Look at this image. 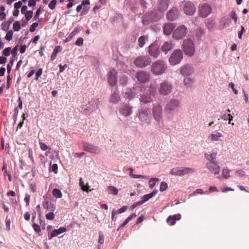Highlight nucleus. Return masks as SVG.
I'll list each match as a JSON object with an SVG mask.
<instances>
[{
	"mask_svg": "<svg viewBox=\"0 0 249 249\" xmlns=\"http://www.w3.org/2000/svg\"><path fill=\"white\" fill-rule=\"evenodd\" d=\"M146 38L147 37L144 36H141L139 38L138 45L140 47L142 48L144 46Z\"/></svg>",
	"mask_w": 249,
	"mask_h": 249,
	"instance_id": "40",
	"label": "nucleus"
},
{
	"mask_svg": "<svg viewBox=\"0 0 249 249\" xmlns=\"http://www.w3.org/2000/svg\"><path fill=\"white\" fill-rule=\"evenodd\" d=\"M230 16L234 20L235 23H237V16L235 13V12L233 11L231 12L230 14Z\"/></svg>",
	"mask_w": 249,
	"mask_h": 249,
	"instance_id": "51",
	"label": "nucleus"
},
{
	"mask_svg": "<svg viewBox=\"0 0 249 249\" xmlns=\"http://www.w3.org/2000/svg\"><path fill=\"white\" fill-rule=\"evenodd\" d=\"M188 155V153L186 150H183L178 152L177 157L179 158H185Z\"/></svg>",
	"mask_w": 249,
	"mask_h": 249,
	"instance_id": "42",
	"label": "nucleus"
},
{
	"mask_svg": "<svg viewBox=\"0 0 249 249\" xmlns=\"http://www.w3.org/2000/svg\"><path fill=\"white\" fill-rule=\"evenodd\" d=\"M175 26L174 23H165L163 27V33L165 35H169L173 32Z\"/></svg>",
	"mask_w": 249,
	"mask_h": 249,
	"instance_id": "28",
	"label": "nucleus"
},
{
	"mask_svg": "<svg viewBox=\"0 0 249 249\" xmlns=\"http://www.w3.org/2000/svg\"><path fill=\"white\" fill-rule=\"evenodd\" d=\"M173 89L172 83L167 81H162L159 86L158 93L161 96H165L170 94Z\"/></svg>",
	"mask_w": 249,
	"mask_h": 249,
	"instance_id": "4",
	"label": "nucleus"
},
{
	"mask_svg": "<svg viewBox=\"0 0 249 249\" xmlns=\"http://www.w3.org/2000/svg\"><path fill=\"white\" fill-rule=\"evenodd\" d=\"M58 166L56 164H53L52 166V171L54 173H57Z\"/></svg>",
	"mask_w": 249,
	"mask_h": 249,
	"instance_id": "63",
	"label": "nucleus"
},
{
	"mask_svg": "<svg viewBox=\"0 0 249 249\" xmlns=\"http://www.w3.org/2000/svg\"><path fill=\"white\" fill-rule=\"evenodd\" d=\"M230 21V20L227 17H224L221 18L219 24L221 29H223L224 28L228 27L229 25Z\"/></svg>",
	"mask_w": 249,
	"mask_h": 249,
	"instance_id": "31",
	"label": "nucleus"
},
{
	"mask_svg": "<svg viewBox=\"0 0 249 249\" xmlns=\"http://www.w3.org/2000/svg\"><path fill=\"white\" fill-rule=\"evenodd\" d=\"M193 81L190 78H185L183 80V84L187 88H191L193 86Z\"/></svg>",
	"mask_w": 249,
	"mask_h": 249,
	"instance_id": "37",
	"label": "nucleus"
},
{
	"mask_svg": "<svg viewBox=\"0 0 249 249\" xmlns=\"http://www.w3.org/2000/svg\"><path fill=\"white\" fill-rule=\"evenodd\" d=\"M135 77L139 82L145 83L149 80L150 74L149 72L140 71L136 73Z\"/></svg>",
	"mask_w": 249,
	"mask_h": 249,
	"instance_id": "15",
	"label": "nucleus"
},
{
	"mask_svg": "<svg viewBox=\"0 0 249 249\" xmlns=\"http://www.w3.org/2000/svg\"><path fill=\"white\" fill-rule=\"evenodd\" d=\"M173 47L172 42L171 41L164 42L161 47V50L165 54L171 50Z\"/></svg>",
	"mask_w": 249,
	"mask_h": 249,
	"instance_id": "26",
	"label": "nucleus"
},
{
	"mask_svg": "<svg viewBox=\"0 0 249 249\" xmlns=\"http://www.w3.org/2000/svg\"><path fill=\"white\" fill-rule=\"evenodd\" d=\"M80 31L78 28H75L73 31L69 35L65 40V42H69L75 36H76Z\"/></svg>",
	"mask_w": 249,
	"mask_h": 249,
	"instance_id": "33",
	"label": "nucleus"
},
{
	"mask_svg": "<svg viewBox=\"0 0 249 249\" xmlns=\"http://www.w3.org/2000/svg\"><path fill=\"white\" fill-rule=\"evenodd\" d=\"M24 14L26 20L28 21L32 18L33 13L32 11H28Z\"/></svg>",
	"mask_w": 249,
	"mask_h": 249,
	"instance_id": "48",
	"label": "nucleus"
},
{
	"mask_svg": "<svg viewBox=\"0 0 249 249\" xmlns=\"http://www.w3.org/2000/svg\"><path fill=\"white\" fill-rule=\"evenodd\" d=\"M178 16V9L174 7L170 9L166 14L167 19L170 21H173L176 19Z\"/></svg>",
	"mask_w": 249,
	"mask_h": 249,
	"instance_id": "24",
	"label": "nucleus"
},
{
	"mask_svg": "<svg viewBox=\"0 0 249 249\" xmlns=\"http://www.w3.org/2000/svg\"><path fill=\"white\" fill-rule=\"evenodd\" d=\"M150 62V58L147 56L139 57L134 61L135 65L139 68H144L149 65Z\"/></svg>",
	"mask_w": 249,
	"mask_h": 249,
	"instance_id": "12",
	"label": "nucleus"
},
{
	"mask_svg": "<svg viewBox=\"0 0 249 249\" xmlns=\"http://www.w3.org/2000/svg\"><path fill=\"white\" fill-rule=\"evenodd\" d=\"M39 144L41 149L43 151H46L45 155L48 156L51 151V148L42 142H39Z\"/></svg>",
	"mask_w": 249,
	"mask_h": 249,
	"instance_id": "34",
	"label": "nucleus"
},
{
	"mask_svg": "<svg viewBox=\"0 0 249 249\" xmlns=\"http://www.w3.org/2000/svg\"><path fill=\"white\" fill-rule=\"evenodd\" d=\"M11 50V48L8 47L4 49L3 51V55L5 56H8L10 55V51Z\"/></svg>",
	"mask_w": 249,
	"mask_h": 249,
	"instance_id": "55",
	"label": "nucleus"
},
{
	"mask_svg": "<svg viewBox=\"0 0 249 249\" xmlns=\"http://www.w3.org/2000/svg\"><path fill=\"white\" fill-rule=\"evenodd\" d=\"M169 0H158L157 8L160 12H164L166 11L169 5Z\"/></svg>",
	"mask_w": 249,
	"mask_h": 249,
	"instance_id": "22",
	"label": "nucleus"
},
{
	"mask_svg": "<svg viewBox=\"0 0 249 249\" xmlns=\"http://www.w3.org/2000/svg\"><path fill=\"white\" fill-rule=\"evenodd\" d=\"M180 105V101L175 98L171 99L166 104L164 109L167 113L176 111Z\"/></svg>",
	"mask_w": 249,
	"mask_h": 249,
	"instance_id": "8",
	"label": "nucleus"
},
{
	"mask_svg": "<svg viewBox=\"0 0 249 249\" xmlns=\"http://www.w3.org/2000/svg\"><path fill=\"white\" fill-rule=\"evenodd\" d=\"M158 192L157 190H153L151 193L144 195L142 198L141 200L144 203L149 199L154 196Z\"/></svg>",
	"mask_w": 249,
	"mask_h": 249,
	"instance_id": "30",
	"label": "nucleus"
},
{
	"mask_svg": "<svg viewBox=\"0 0 249 249\" xmlns=\"http://www.w3.org/2000/svg\"><path fill=\"white\" fill-rule=\"evenodd\" d=\"M229 86L230 87H231L234 93L235 94H237L238 91H237V89H236L234 88V84L233 83L231 82V83H229Z\"/></svg>",
	"mask_w": 249,
	"mask_h": 249,
	"instance_id": "59",
	"label": "nucleus"
},
{
	"mask_svg": "<svg viewBox=\"0 0 249 249\" xmlns=\"http://www.w3.org/2000/svg\"><path fill=\"white\" fill-rule=\"evenodd\" d=\"M179 7L186 15L189 16L193 15L196 10L193 2L186 0L181 1L179 3Z\"/></svg>",
	"mask_w": 249,
	"mask_h": 249,
	"instance_id": "5",
	"label": "nucleus"
},
{
	"mask_svg": "<svg viewBox=\"0 0 249 249\" xmlns=\"http://www.w3.org/2000/svg\"><path fill=\"white\" fill-rule=\"evenodd\" d=\"M183 58V54L180 50H176L169 58V62L171 65H176L180 62Z\"/></svg>",
	"mask_w": 249,
	"mask_h": 249,
	"instance_id": "10",
	"label": "nucleus"
},
{
	"mask_svg": "<svg viewBox=\"0 0 249 249\" xmlns=\"http://www.w3.org/2000/svg\"><path fill=\"white\" fill-rule=\"evenodd\" d=\"M13 35V32L12 30L8 31L5 36V39L8 41L11 40L12 39Z\"/></svg>",
	"mask_w": 249,
	"mask_h": 249,
	"instance_id": "47",
	"label": "nucleus"
},
{
	"mask_svg": "<svg viewBox=\"0 0 249 249\" xmlns=\"http://www.w3.org/2000/svg\"><path fill=\"white\" fill-rule=\"evenodd\" d=\"M42 73V70L41 69H39L36 73V80H37L38 78L41 76Z\"/></svg>",
	"mask_w": 249,
	"mask_h": 249,
	"instance_id": "61",
	"label": "nucleus"
},
{
	"mask_svg": "<svg viewBox=\"0 0 249 249\" xmlns=\"http://www.w3.org/2000/svg\"><path fill=\"white\" fill-rule=\"evenodd\" d=\"M108 190L110 194H113L114 195H117L118 193V190L113 186H109L108 187Z\"/></svg>",
	"mask_w": 249,
	"mask_h": 249,
	"instance_id": "43",
	"label": "nucleus"
},
{
	"mask_svg": "<svg viewBox=\"0 0 249 249\" xmlns=\"http://www.w3.org/2000/svg\"><path fill=\"white\" fill-rule=\"evenodd\" d=\"M167 184L164 181L161 182L160 183V190L161 192H163V191L166 190L167 189Z\"/></svg>",
	"mask_w": 249,
	"mask_h": 249,
	"instance_id": "49",
	"label": "nucleus"
},
{
	"mask_svg": "<svg viewBox=\"0 0 249 249\" xmlns=\"http://www.w3.org/2000/svg\"><path fill=\"white\" fill-rule=\"evenodd\" d=\"M244 32H245L244 27L243 26H242L241 27V31L240 32H239L238 33V37L239 39L242 38V34Z\"/></svg>",
	"mask_w": 249,
	"mask_h": 249,
	"instance_id": "60",
	"label": "nucleus"
},
{
	"mask_svg": "<svg viewBox=\"0 0 249 249\" xmlns=\"http://www.w3.org/2000/svg\"><path fill=\"white\" fill-rule=\"evenodd\" d=\"M21 6H22V3L20 1L16 2L14 4V7L17 9L20 8L21 7Z\"/></svg>",
	"mask_w": 249,
	"mask_h": 249,
	"instance_id": "64",
	"label": "nucleus"
},
{
	"mask_svg": "<svg viewBox=\"0 0 249 249\" xmlns=\"http://www.w3.org/2000/svg\"><path fill=\"white\" fill-rule=\"evenodd\" d=\"M56 2V0H52L49 4V7L51 9L53 10L55 7Z\"/></svg>",
	"mask_w": 249,
	"mask_h": 249,
	"instance_id": "52",
	"label": "nucleus"
},
{
	"mask_svg": "<svg viewBox=\"0 0 249 249\" xmlns=\"http://www.w3.org/2000/svg\"><path fill=\"white\" fill-rule=\"evenodd\" d=\"M127 82V77L125 75H122L119 77V84L122 86H125Z\"/></svg>",
	"mask_w": 249,
	"mask_h": 249,
	"instance_id": "39",
	"label": "nucleus"
},
{
	"mask_svg": "<svg viewBox=\"0 0 249 249\" xmlns=\"http://www.w3.org/2000/svg\"><path fill=\"white\" fill-rule=\"evenodd\" d=\"M66 231V229L64 227H60L58 229L53 230L50 233L48 234L49 239L50 240L52 238L57 236L59 234L62 233Z\"/></svg>",
	"mask_w": 249,
	"mask_h": 249,
	"instance_id": "27",
	"label": "nucleus"
},
{
	"mask_svg": "<svg viewBox=\"0 0 249 249\" xmlns=\"http://www.w3.org/2000/svg\"><path fill=\"white\" fill-rule=\"evenodd\" d=\"M198 11L201 16L205 18L211 13L212 8L209 4L204 3L199 5Z\"/></svg>",
	"mask_w": 249,
	"mask_h": 249,
	"instance_id": "18",
	"label": "nucleus"
},
{
	"mask_svg": "<svg viewBox=\"0 0 249 249\" xmlns=\"http://www.w3.org/2000/svg\"><path fill=\"white\" fill-rule=\"evenodd\" d=\"M148 52L149 55L154 58L159 56L160 52L159 45L157 41H155L149 46Z\"/></svg>",
	"mask_w": 249,
	"mask_h": 249,
	"instance_id": "13",
	"label": "nucleus"
},
{
	"mask_svg": "<svg viewBox=\"0 0 249 249\" xmlns=\"http://www.w3.org/2000/svg\"><path fill=\"white\" fill-rule=\"evenodd\" d=\"M21 28L20 23L19 21H16L13 24V29L15 31H18Z\"/></svg>",
	"mask_w": 249,
	"mask_h": 249,
	"instance_id": "44",
	"label": "nucleus"
},
{
	"mask_svg": "<svg viewBox=\"0 0 249 249\" xmlns=\"http://www.w3.org/2000/svg\"><path fill=\"white\" fill-rule=\"evenodd\" d=\"M132 113V107L129 104H123L120 106L119 110L120 116L126 117L131 115Z\"/></svg>",
	"mask_w": 249,
	"mask_h": 249,
	"instance_id": "14",
	"label": "nucleus"
},
{
	"mask_svg": "<svg viewBox=\"0 0 249 249\" xmlns=\"http://www.w3.org/2000/svg\"><path fill=\"white\" fill-rule=\"evenodd\" d=\"M167 222L170 223L171 225H174L176 223L175 219L172 215L168 216L167 219Z\"/></svg>",
	"mask_w": 249,
	"mask_h": 249,
	"instance_id": "50",
	"label": "nucleus"
},
{
	"mask_svg": "<svg viewBox=\"0 0 249 249\" xmlns=\"http://www.w3.org/2000/svg\"><path fill=\"white\" fill-rule=\"evenodd\" d=\"M135 90V88H133V89L127 88L125 89L124 92V97L129 100H131L135 98L137 95Z\"/></svg>",
	"mask_w": 249,
	"mask_h": 249,
	"instance_id": "25",
	"label": "nucleus"
},
{
	"mask_svg": "<svg viewBox=\"0 0 249 249\" xmlns=\"http://www.w3.org/2000/svg\"><path fill=\"white\" fill-rule=\"evenodd\" d=\"M120 101V97L118 91H114L112 93L110 98V101L112 103H116Z\"/></svg>",
	"mask_w": 249,
	"mask_h": 249,
	"instance_id": "32",
	"label": "nucleus"
},
{
	"mask_svg": "<svg viewBox=\"0 0 249 249\" xmlns=\"http://www.w3.org/2000/svg\"><path fill=\"white\" fill-rule=\"evenodd\" d=\"M107 80L109 84L112 86L115 85L117 81L116 72L113 70H110L107 74Z\"/></svg>",
	"mask_w": 249,
	"mask_h": 249,
	"instance_id": "21",
	"label": "nucleus"
},
{
	"mask_svg": "<svg viewBox=\"0 0 249 249\" xmlns=\"http://www.w3.org/2000/svg\"><path fill=\"white\" fill-rule=\"evenodd\" d=\"M152 115L156 124L160 125L163 123V112L162 106L159 103L153 104Z\"/></svg>",
	"mask_w": 249,
	"mask_h": 249,
	"instance_id": "2",
	"label": "nucleus"
},
{
	"mask_svg": "<svg viewBox=\"0 0 249 249\" xmlns=\"http://www.w3.org/2000/svg\"><path fill=\"white\" fill-rule=\"evenodd\" d=\"M61 50H62V48L59 46H56L54 48V49L53 50V52L51 56V59L52 61L54 60L56 58L57 53L58 52H60L61 51Z\"/></svg>",
	"mask_w": 249,
	"mask_h": 249,
	"instance_id": "35",
	"label": "nucleus"
},
{
	"mask_svg": "<svg viewBox=\"0 0 249 249\" xmlns=\"http://www.w3.org/2000/svg\"><path fill=\"white\" fill-rule=\"evenodd\" d=\"M206 166L207 168L214 175H217L220 173V168L216 161L207 162Z\"/></svg>",
	"mask_w": 249,
	"mask_h": 249,
	"instance_id": "16",
	"label": "nucleus"
},
{
	"mask_svg": "<svg viewBox=\"0 0 249 249\" xmlns=\"http://www.w3.org/2000/svg\"><path fill=\"white\" fill-rule=\"evenodd\" d=\"M38 26V24L37 22L33 23L30 27V31L33 32L35 31L36 28Z\"/></svg>",
	"mask_w": 249,
	"mask_h": 249,
	"instance_id": "54",
	"label": "nucleus"
},
{
	"mask_svg": "<svg viewBox=\"0 0 249 249\" xmlns=\"http://www.w3.org/2000/svg\"><path fill=\"white\" fill-rule=\"evenodd\" d=\"M194 70L193 66L186 64L180 69V72L183 76H188L193 74Z\"/></svg>",
	"mask_w": 249,
	"mask_h": 249,
	"instance_id": "19",
	"label": "nucleus"
},
{
	"mask_svg": "<svg viewBox=\"0 0 249 249\" xmlns=\"http://www.w3.org/2000/svg\"><path fill=\"white\" fill-rule=\"evenodd\" d=\"M159 181V179L157 178H152L149 181V186L150 188L152 189L154 187L157 182Z\"/></svg>",
	"mask_w": 249,
	"mask_h": 249,
	"instance_id": "41",
	"label": "nucleus"
},
{
	"mask_svg": "<svg viewBox=\"0 0 249 249\" xmlns=\"http://www.w3.org/2000/svg\"><path fill=\"white\" fill-rule=\"evenodd\" d=\"M158 18L155 13L147 14L143 18L142 23L144 25H148L152 22L157 21Z\"/></svg>",
	"mask_w": 249,
	"mask_h": 249,
	"instance_id": "20",
	"label": "nucleus"
},
{
	"mask_svg": "<svg viewBox=\"0 0 249 249\" xmlns=\"http://www.w3.org/2000/svg\"><path fill=\"white\" fill-rule=\"evenodd\" d=\"M79 185L81 187L82 190L84 191H88L89 186H87L86 188L85 187L84 183L82 178H80L79 179Z\"/></svg>",
	"mask_w": 249,
	"mask_h": 249,
	"instance_id": "46",
	"label": "nucleus"
},
{
	"mask_svg": "<svg viewBox=\"0 0 249 249\" xmlns=\"http://www.w3.org/2000/svg\"><path fill=\"white\" fill-rule=\"evenodd\" d=\"M167 70V64L161 60H158L153 62L151 66V72L155 75H162L166 72Z\"/></svg>",
	"mask_w": 249,
	"mask_h": 249,
	"instance_id": "3",
	"label": "nucleus"
},
{
	"mask_svg": "<svg viewBox=\"0 0 249 249\" xmlns=\"http://www.w3.org/2000/svg\"><path fill=\"white\" fill-rule=\"evenodd\" d=\"M83 41H84V40H83V38L79 37L77 38V40L76 41L75 44L76 46H81L83 44Z\"/></svg>",
	"mask_w": 249,
	"mask_h": 249,
	"instance_id": "53",
	"label": "nucleus"
},
{
	"mask_svg": "<svg viewBox=\"0 0 249 249\" xmlns=\"http://www.w3.org/2000/svg\"><path fill=\"white\" fill-rule=\"evenodd\" d=\"M141 93L140 94L139 101L142 104L149 103L152 101L156 91V85L151 83L149 87L144 86L140 88Z\"/></svg>",
	"mask_w": 249,
	"mask_h": 249,
	"instance_id": "1",
	"label": "nucleus"
},
{
	"mask_svg": "<svg viewBox=\"0 0 249 249\" xmlns=\"http://www.w3.org/2000/svg\"><path fill=\"white\" fill-rule=\"evenodd\" d=\"M98 242L100 244H103L104 242V236L102 232H99V240Z\"/></svg>",
	"mask_w": 249,
	"mask_h": 249,
	"instance_id": "56",
	"label": "nucleus"
},
{
	"mask_svg": "<svg viewBox=\"0 0 249 249\" xmlns=\"http://www.w3.org/2000/svg\"><path fill=\"white\" fill-rule=\"evenodd\" d=\"M133 178H144V179H148V177L140 175H135L133 176Z\"/></svg>",
	"mask_w": 249,
	"mask_h": 249,
	"instance_id": "57",
	"label": "nucleus"
},
{
	"mask_svg": "<svg viewBox=\"0 0 249 249\" xmlns=\"http://www.w3.org/2000/svg\"><path fill=\"white\" fill-rule=\"evenodd\" d=\"M223 137L221 133L215 132V133H211L209 135L207 140L210 142L221 141L220 138Z\"/></svg>",
	"mask_w": 249,
	"mask_h": 249,
	"instance_id": "23",
	"label": "nucleus"
},
{
	"mask_svg": "<svg viewBox=\"0 0 249 249\" xmlns=\"http://www.w3.org/2000/svg\"><path fill=\"white\" fill-rule=\"evenodd\" d=\"M182 49L184 53L189 56L193 55L195 52L194 43L191 39L184 40Z\"/></svg>",
	"mask_w": 249,
	"mask_h": 249,
	"instance_id": "6",
	"label": "nucleus"
},
{
	"mask_svg": "<svg viewBox=\"0 0 249 249\" xmlns=\"http://www.w3.org/2000/svg\"><path fill=\"white\" fill-rule=\"evenodd\" d=\"M195 172V170L193 168L188 167H176L172 169L170 173L174 176H183L186 174H192Z\"/></svg>",
	"mask_w": 249,
	"mask_h": 249,
	"instance_id": "7",
	"label": "nucleus"
},
{
	"mask_svg": "<svg viewBox=\"0 0 249 249\" xmlns=\"http://www.w3.org/2000/svg\"><path fill=\"white\" fill-rule=\"evenodd\" d=\"M222 175L225 178H229L230 177V170L227 168H224L222 172Z\"/></svg>",
	"mask_w": 249,
	"mask_h": 249,
	"instance_id": "45",
	"label": "nucleus"
},
{
	"mask_svg": "<svg viewBox=\"0 0 249 249\" xmlns=\"http://www.w3.org/2000/svg\"><path fill=\"white\" fill-rule=\"evenodd\" d=\"M83 148L85 151L96 154H99L102 151L99 146L87 142L83 143Z\"/></svg>",
	"mask_w": 249,
	"mask_h": 249,
	"instance_id": "17",
	"label": "nucleus"
},
{
	"mask_svg": "<svg viewBox=\"0 0 249 249\" xmlns=\"http://www.w3.org/2000/svg\"><path fill=\"white\" fill-rule=\"evenodd\" d=\"M149 111L146 107H142L139 109L137 116L141 123L145 124L149 122Z\"/></svg>",
	"mask_w": 249,
	"mask_h": 249,
	"instance_id": "11",
	"label": "nucleus"
},
{
	"mask_svg": "<svg viewBox=\"0 0 249 249\" xmlns=\"http://www.w3.org/2000/svg\"><path fill=\"white\" fill-rule=\"evenodd\" d=\"M217 152H211L208 153H205L204 156L205 158L208 160L209 162H212L213 161H215L216 159L217 156Z\"/></svg>",
	"mask_w": 249,
	"mask_h": 249,
	"instance_id": "29",
	"label": "nucleus"
},
{
	"mask_svg": "<svg viewBox=\"0 0 249 249\" xmlns=\"http://www.w3.org/2000/svg\"><path fill=\"white\" fill-rule=\"evenodd\" d=\"M33 227L34 230L37 232H39L41 231V229L38 225L34 223L33 225Z\"/></svg>",
	"mask_w": 249,
	"mask_h": 249,
	"instance_id": "62",
	"label": "nucleus"
},
{
	"mask_svg": "<svg viewBox=\"0 0 249 249\" xmlns=\"http://www.w3.org/2000/svg\"><path fill=\"white\" fill-rule=\"evenodd\" d=\"M188 29L184 25L178 26L174 31L172 37L176 40L182 39L187 35Z\"/></svg>",
	"mask_w": 249,
	"mask_h": 249,
	"instance_id": "9",
	"label": "nucleus"
},
{
	"mask_svg": "<svg viewBox=\"0 0 249 249\" xmlns=\"http://www.w3.org/2000/svg\"><path fill=\"white\" fill-rule=\"evenodd\" d=\"M28 153H29V157L30 159V160H32V162H34V159L33 158V150L31 148H29L28 150Z\"/></svg>",
	"mask_w": 249,
	"mask_h": 249,
	"instance_id": "58",
	"label": "nucleus"
},
{
	"mask_svg": "<svg viewBox=\"0 0 249 249\" xmlns=\"http://www.w3.org/2000/svg\"><path fill=\"white\" fill-rule=\"evenodd\" d=\"M53 195L57 198H60L62 197V194L60 190L58 189H54L52 192Z\"/></svg>",
	"mask_w": 249,
	"mask_h": 249,
	"instance_id": "38",
	"label": "nucleus"
},
{
	"mask_svg": "<svg viewBox=\"0 0 249 249\" xmlns=\"http://www.w3.org/2000/svg\"><path fill=\"white\" fill-rule=\"evenodd\" d=\"M50 205H52V212H50L47 214H46V218L48 219V220H52L53 219H54V214L53 213V212L55 210V207L53 205V204H51L50 203Z\"/></svg>",
	"mask_w": 249,
	"mask_h": 249,
	"instance_id": "36",
	"label": "nucleus"
}]
</instances>
